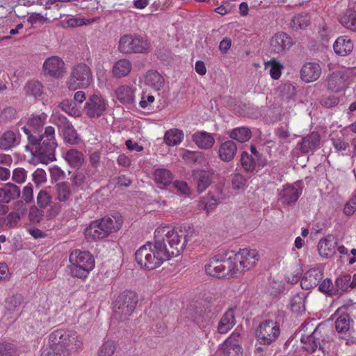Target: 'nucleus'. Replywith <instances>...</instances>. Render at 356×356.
<instances>
[{
	"label": "nucleus",
	"mask_w": 356,
	"mask_h": 356,
	"mask_svg": "<svg viewBox=\"0 0 356 356\" xmlns=\"http://www.w3.org/2000/svg\"><path fill=\"white\" fill-rule=\"evenodd\" d=\"M193 234L190 224L170 229L159 227L154 232V242H147L135 253L136 262L149 270L159 267L164 261L181 254Z\"/></svg>",
	"instance_id": "nucleus-1"
},
{
	"label": "nucleus",
	"mask_w": 356,
	"mask_h": 356,
	"mask_svg": "<svg viewBox=\"0 0 356 356\" xmlns=\"http://www.w3.org/2000/svg\"><path fill=\"white\" fill-rule=\"evenodd\" d=\"M47 120V115H40L29 118L27 124L22 128L27 136L28 145L25 149L34 156L38 157L42 162L53 161L55 159V149L57 143L55 139V129L51 126L45 128L42 135L40 130Z\"/></svg>",
	"instance_id": "nucleus-2"
},
{
	"label": "nucleus",
	"mask_w": 356,
	"mask_h": 356,
	"mask_svg": "<svg viewBox=\"0 0 356 356\" xmlns=\"http://www.w3.org/2000/svg\"><path fill=\"white\" fill-rule=\"evenodd\" d=\"M70 265L67 266L72 277L85 279L95 267V259L89 252L80 250H73L70 256Z\"/></svg>",
	"instance_id": "nucleus-3"
},
{
	"label": "nucleus",
	"mask_w": 356,
	"mask_h": 356,
	"mask_svg": "<svg viewBox=\"0 0 356 356\" xmlns=\"http://www.w3.org/2000/svg\"><path fill=\"white\" fill-rule=\"evenodd\" d=\"M74 332L57 330L49 336V348H44L41 356H69L70 341L74 339Z\"/></svg>",
	"instance_id": "nucleus-4"
},
{
	"label": "nucleus",
	"mask_w": 356,
	"mask_h": 356,
	"mask_svg": "<svg viewBox=\"0 0 356 356\" xmlns=\"http://www.w3.org/2000/svg\"><path fill=\"white\" fill-rule=\"evenodd\" d=\"M151 47L147 36L137 33L124 34L120 38L118 49L123 54H145Z\"/></svg>",
	"instance_id": "nucleus-5"
},
{
	"label": "nucleus",
	"mask_w": 356,
	"mask_h": 356,
	"mask_svg": "<svg viewBox=\"0 0 356 356\" xmlns=\"http://www.w3.org/2000/svg\"><path fill=\"white\" fill-rule=\"evenodd\" d=\"M231 258L229 252L213 256L205 265L207 274L217 278L236 276Z\"/></svg>",
	"instance_id": "nucleus-6"
},
{
	"label": "nucleus",
	"mask_w": 356,
	"mask_h": 356,
	"mask_svg": "<svg viewBox=\"0 0 356 356\" xmlns=\"http://www.w3.org/2000/svg\"><path fill=\"white\" fill-rule=\"evenodd\" d=\"M138 298L134 291H124L117 297L113 306V316L124 321L135 310Z\"/></svg>",
	"instance_id": "nucleus-7"
},
{
	"label": "nucleus",
	"mask_w": 356,
	"mask_h": 356,
	"mask_svg": "<svg viewBox=\"0 0 356 356\" xmlns=\"http://www.w3.org/2000/svg\"><path fill=\"white\" fill-rule=\"evenodd\" d=\"M232 257L234 273L236 277L243 272L250 270L259 260V254L256 250L244 248L238 252H229Z\"/></svg>",
	"instance_id": "nucleus-8"
},
{
	"label": "nucleus",
	"mask_w": 356,
	"mask_h": 356,
	"mask_svg": "<svg viewBox=\"0 0 356 356\" xmlns=\"http://www.w3.org/2000/svg\"><path fill=\"white\" fill-rule=\"evenodd\" d=\"M355 77L356 70L355 68H347L333 72L327 78V89L335 93L342 92L348 87Z\"/></svg>",
	"instance_id": "nucleus-9"
},
{
	"label": "nucleus",
	"mask_w": 356,
	"mask_h": 356,
	"mask_svg": "<svg viewBox=\"0 0 356 356\" xmlns=\"http://www.w3.org/2000/svg\"><path fill=\"white\" fill-rule=\"evenodd\" d=\"M92 81V73L89 66L84 63L76 65L72 70L67 85L70 90L87 88Z\"/></svg>",
	"instance_id": "nucleus-10"
},
{
	"label": "nucleus",
	"mask_w": 356,
	"mask_h": 356,
	"mask_svg": "<svg viewBox=\"0 0 356 356\" xmlns=\"http://www.w3.org/2000/svg\"><path fill=\"white\" fill-rule=\"evenodd\" d=\"M280 334V324L277 321L265 320L259 323L255 336L260 344L269 345L278 338Z\"/></svg>",
	"instance_id": "nucleus-11"
},
{
	"label": "nucleus",
	"mask_w": 356,
	"mask_h": 356,
	"mask_svg": "<svg viewBox=\"0 0 356 356\" xmlns=\"http://www.w3.org/2000/svg\"><path fill=\"white\" fill-rule=\"evenodd\" d=\"M107 108V102L100 94L90 95L87 99L84 111L89 118H99Z\"/></svg>",
	"instance_id": "nucleus-12"
},
{
	"label": "nucleus",
	"mask_w": 356,
	"mask_h": 356,
	"mask_svg": "<svg viewBox=\"0 0 356 356\" xmlns=\"http://www.w3.org/2000/svg\"><path fill=\"white\" fill-rule=\"evenodd\" d=\"M325 331L326 328L324 326L318 325L311 334L302 335L300 341L305 345V349L311 353H314L318 348L321 350L323 348L320 341L326 340L324 336Z\"/></svg>",
	"instance_id": "nucleus-13"
},
{
	"label": "nucleus",
	"mask_w": 356,
	"mask_h": 356,
	"mask_svg": "<svg viewBox=\"0 0 356 356\" xmlns=\"http://www.w3.org/2000/svg\"><path fill=\"white\" fill-rule=\"evenodd\" d=\"M90 224L85 229V236L92 240L100 239L106 237L111 233L116 232L120 229L121 224Z\"/></svg>",
	"instance_id": "nucleus-14"
},
{
	"label": "nucleus",
	"mask_w": 356,
	"mask_h": 356,
	"mask_svg": "<svg viewBox=\"0 0 356 356\" xmlns=\"http://www.w3.org/2000/svg\"><path fill=\"white\" fill-rule=\"evenodd\" d=\"M294 42L291 37L283 31L274 34L270 40L271 51L275 54H282L289 50Z\"/></svg>",
	"instance_id": "nucleus-15"
},
{
	"label": "nucleus",
	"mask_w": 356,
	"mask_h": 356,
	"mask_svg": "<svg viewBox=\"0 0 356 356\" xmlns=\"http://www.w3.org/2000/svg\"><path fill=\"white\" fill-rule=\"evenodd\" d=\"M321 72V67L318 62H308L300 70V79L305 83L314 82L320 77Z\"/></svg>",
	"instance_id": "nucleus-16"
},
{
	"label": "nucleus",
	"mask_w": 356,
	"mask_h": 356,
	"mask_svg": "<svg viewBox=\"0 0 356 356\" xmlns=\"http://www.w3.org/2000/svg\"><path fill=\"white\" fill-rule=\"evenodd\" d=\"M65 63L58 56H51L46 59L43 64L45 73L51 76L60 77L65 72Z\"/></svg>",
	"instance_id": "nucleus-17"
},
{
	"label": "nucleus",
	"mask_w": 356,
	"mask_h": 356,
	"mask_svg": "<svg viewBox=\"0 0 356 356\" xmlns=\"http://www.w3.org/2000/svg\"><path fill=\"white\" fill-rule=\"evenodd\" d=\"M323 277L322 270L318 268H312L307 271L301 280V287L309 290L317 286Z\"/></svg>",
	"instance_id": "nucleus-18"
},
{
	"label": "nucleus",
	"mask_w": 356,
	"mask_h": 356,
	"mask_svg": "<svg viewBox=\"0 0 356 356\" xmlns=\"http://www.w3.org/2000/svg\"><path fill=\"white\" fill-rule=\"evenodd\" d=\"M302 193V190L293 185H286L279 193V201L284 205L295 203Z\"/></svg>",
	"instance_id": "nucleus-19"
},
{
	"label": "nucleus",
	"mask_w": 356,
	"mask_h": 356,
	"mask_svg": "<svg viewBox=\"0 0 356 356\" xmlns=\"http://www.w3.org/2000/svg\"><path fill=\"white\" fill-rule=\"evenodd\" d=\"M58 120L62 123L60 128L65 142L71 145H76L79 143V138L76 129L65 116H59Z\"/></svg>",
	"instance_id": "nucleus-20"
},
{
	"label": "nucleus",
	"mask_w": 356,
	"mask_h": 356,
	"mask_svg": "<svg viewBox=\"0 0 356 356\" xmlns=\"http://www.w3.org/2000/svg\"><path fill=\"white\" fill-rule=\"evenodd\" d=\"M339 20L344 27L356 31V1L350 3L346 10L340 16Z\"/></svg>",
	"instance_id": "nucleus-21"
},
{
	"label": "nucleus",
	"mask_w": 356,
	"mask_h": 356,
	"mask_svg": "<svg viewBox=\"0 0 356 356\" xmlns=\"http://www.w3.org/2000/svg\"><path fill=\"white\" fill-rule=\"evenodd\" d=\"M237 147L232 140H227L222 143L218 148V157L224 162L232 161L236 154Z\"/></svg>",
	"instance_id": "nucleus-22"
},
{
	"label": "nucleus",
	"mask_w": 356,
	"mask_h": 356,
	"mask_svg": "<svg viewBox=\"0 0 356 356\" xmlns=\"http://www.w3.org/2000/svg\"><path fill=\"white\" fill-rule=\"evenodd\" d=\"M213 172L211 170H197L193 173L197 191L204 192L211 184Z\"/></svg>",
	"instance_id": "nucleus-23"
},
{
	"label": "nucleus",
	"mask_w": 356,
	"mask_h": 356,
	"mask_svg": "<svg viewBox=\"0 0 356 356\" xmlns=\"http://www.w3.org/2000/svg\"><path fill=\"white\" fill-rule=\"evenodd\" d=\"M321 136L318 132L313 131L302 138L300 145V151L303 153H308L319 147Z\"/></svg>",
	"instance_id": "nucleus-24"
},
{
	"label": "nucleus",
	"mask_w": 356,
	"mask_h": 356,
	"mask_svg": "<svg viewBox=\"0 0 356 356\" xmlns=\"http://www.w3.org/2000/svg\"><path fill=\"white\" fill-rule=\"evenodd\" d=\"M145 84L155 91H160L164 86V78L156 70H148L144 75Z\"/></svg>",
	"instance_id": "nucleus-25"
},
{
	"label": "nucleus",
	"mask_w": 356,
	"mask_h": 356,
	"mask_svg": "<svg viewBox=\"0 0 356 356\" xmlns=\"http://www.w3.org/2000/svg\"><path fill=\"white\" fill-rule=\"evenodd\" d=\"M136 88L127 85H122L115 90L118 100L123 104H131L134 102Z\"/></svg>",
	"instance_id": "nucleus-26"
},
{
	"label": "nucleus",
	"mask_w": 356,
	"mask_h": 356,
	"mask_svg": "<svg viewBox=\"0 0 356 356\" xmlns=\"http://www.w3.org/2000/svg\"><path fill=\"white\" fill-rule=\"evenodd\" d=\"M192 139L195 145L202 149H210L215 143V139L213 136L207 131H197L194 133Z\"/></svg>",
	"instance_id": "nucleus-27"
},
{
	"label": "nucleus",
	"mask_w": 356,
	"mask_h": 356,
	"mask_svg": "<svg viewBox=\"0 0 356 356\" xmlns=\"http://www.w3.org/2000/svg\"><path fill=\"white\" fill-rule=\"evenodd\" d=\"M350 318L348 314H343L340 315L335 321V329L339 333L343 334L341 338L348 341L349 337L352 335L350 328Z\"/></svg>",
	"instance_id": "nucleus-28"
},
{
	"label": "nucleus",
	"mask_w": 356,
	"mask_h": 356,
	"mask_svg": "<svg viewBox=\"0 0 356 356\" xmlns=\"http://www.w3.org/2000/svg\"><path fill=\"white\" fill-rule=\"evenodd\" d=\"M132 70V63L127 58H121L114 63L112 74L115 78L120 79L129 75Z\"/></svg>",
	"instance_id": "nucleus-29"
},
{
	"label": "nucleus",
	"mask_w": 356,
	"mask_h": 356,
	"mask_svg": "<svg viewBox=\"0 0 356 356\" xmlns=\"http://www.w3.org/2000/svg\"><path fill=\"white\" fill-rule=\"evenodd\" d=\"M333 48L337 55L345 56L353 51V42L347 36H340L335 40Z\"/></svg>",
	"instance_id": "nucleus-30"
},
{
	"label": "nucleus",
	"mask_w": 356,
	"mask_h": 356,
	"mask_svg": "<svg viewBox=\"0 0 356 356\" xmlns=\"http://www.w3.org/2000/svg\"><path fill=\"white\" fill-rule=\"evenodd\" d=\"M236 323L234 312L233 309H229L221 317L218 324V332L220 334H225L230 330Z\"/></svg>",
	"instance_id": "nucleus-31"
},
{
	"label": "nucleus",
	"mask_w": 356,
	"mask_h": 356,
	"mask_svg": "<svg viewBox=\"0 0 356 356\" xmlns=\"http://www.w3.org/2000/svg\"><path fill=\"white\" fill-rule=\"evenodd\" d=\"M20 195L19 188L11 183L6 184L0 188V202L8 203L12 200L17 198Z\"/></svg>",
	"instance_id": "nucleus-32"
},
{
	"label": "nucleus",
	"mask_w": 356,
	"mask_h": 356,
	"mask_svg": "<svg viewBox=\"0 0 356 356\" xmlns=\"http://www.w3.org/2000/svg\"><path fill=\"white\" fill-rule=\"evenodd\" d=\"M331 238H334L333 236H328L327 238L321 239L318 242V250L320 255L323 257L329 258L335 254V246L337 242H332Z\"/></svg>",
	"instance_id": "nucleus-33"
},
{
	"label": "nucleus",
	"mask_w": 356,
	"mask_h": 356,
	"mask_svg": "<svg viewBox=\"0 0 356 356\" xmlns=\"http://www.w3.org/2000/svg\"><path fill=\"white\" fill-rule=\"evenodd\" d=\"M90 183V173L87 170L76 171L71 177L72 186L79 190L84 189Z\"/></svg>",
	"instance_id": "nucleus-34"
},
{
	"label": "nucleus",
	"mask_w": 356,
	"mask_h": 356,
	"mask_svg": "<svg viewBox=\"0 0 356 356\" xmlns=\"http://www.w3.org/2000/svg\"><path fill=\"white\" fill-rule=\"evenodd\" d=\"M184 133L177 128H172L165 133L163 140L168 146L179 145L184 139Z\"/></svg>",
	"instance_id": "nucleus-35"
},
{
	"label": "nucleus",
	"mask_w": 356,
	"mask_h": 356,
	"mask_svg": "<svg viewBox=\"0 0 356 356\" xmlns=\"http://www.w3.org/2000/svg\"><path fill=\"white\" fill-rule=\"evenodd\" d=\"M65 159L72 168L77 169H79L84 163L83 153L76 149L67 150L65 154Z\"/></svg>",
	"instance_id": "nucleus-36"
},
{
	"label": "nucleus",
	"mask_w": 356,
	"mask_h": 356,
	"mask_svg": "<svg viewBox=\"0 0 356 356\" xmlns=\"http://www.w3.org/2000/svg\"><path fill=\"white\" fill-rule=\"evenodd\" d=\"M220 202V198L216 197L209 193L200 200L197 206L199 209L206 211L209 213L213 211Z\"/></svg>",
	"instance_id": "nucleus-37"
},
{
	"label": "nucleus",
	"mask_w": 356,
	"mask_h": 356,
	"mask_svg": "<svg viewBox=\"0 0 356 356\" xmlns=\"http://www.w3.org/2000/svg\"><path fill=\"white\" fill-rule=\"evenodd\" d=\"M259 159L254 157L252 154H250L247 152H243L241 154V164L243 170L247 172H253L257 163H259ZM261 165L264 166V163H261Z\"/></svg>",
	"instance_id": "nucleus-38"
},
{
	"label": "nucleus",
	"mask_w": 356,
	"mask_h": 356,
	"mask_svg": "<svg viewBox=\"0 0 356 356\" xmlns=\"http://www.w3.org/2000/svg\"><path fill=\"white\" fill-rule=\"evenodd\" d=\"M330 140L336 152L344 151L349 147V143L342 131L332 132L330 135Z\"/></svg>",
	"instance_id": "nucleus-39"
},
{
	"label": "nucleus",
	"mask_w": 356,
	"mask_h": 356,
	"mask_svg": "<svg viewBox=\"0 0 356 356\" xmlns=\"http://www.w3.org/2000/svg\"><path fill=\"white\" fill-rule=\"evenodd\" d=\"M229 137L241 143L248 141L252 137L251 130L245 127L233 129L229 132Z\"/></svg>",
	"instance_id": "nucleus-40"
},
{
	"label": "nucleus",
	"mask_w": 356,
	"mask_h": 356,
	"mask_svg": "<svg viewBox=\"0 0 356 356\" xmlns=\"http://www.w3.org/2000/svg\"><path fill=\"white\" fill-rule=\"evenodd\" d=\"M56 200L60 202H66L71 196L72 192L67 182L62 181L56 186Z\"/></svg>",
	"instance_id": "nucleus-41"
},
{
	"label": "nucleus",
	"mask_w": 356,
	"mask_h": 356,
	"mask_svg": "<svg viewBox=\"0 0 356 356\" xmlns=\"http://www.w3.org/2000/svg\"><path fill=\"white\" fill-rule=\"evenodd\" d=\"M154 180L157 184L164 186L169 185L173 179L172 174L167 169L158 168L154 172Z\"/></svg>",
	"instance_id": "nucleus-42"
},
{
	"label": "nucleus",
	"mask_w": 356,
	"mask_h": 356,
	"mask_svg": "<svg viewBox=\"0 0 356 356\" xmlns=\"http://www.w3.org/2000/svg\"><path fill=\"white\" fill-rule=\"evenodd\" d=\"M353 282H350V275L346 274L338 277L335 280L334 287L337 290V295H341L343 292L352 289Z\"/></svg>",
	"instance_id": "nucleus-43"
},
{
	"label": "nucleus",
	"mask_w": 356,
	"mask_h": 356,
	"mask_svg": "<svg viewBox=\"0 0 356 356\" xmlns=\"http://www.w3.org/2000/svg\"><path fill=\"white\" fill-rule=\"evenodd\" d=\"M15 132L6 131L0 138V149L6 150L17 145Z\"/></svg>",
	"instance_id": "nucleus-44"
},
{
	"label": "nucleus",
	"mask_w": 356,
	"mask_h": 356,
	"mask_svg": "<svg viewBox=\"0 0 356 356\" xmlns=\"http://www.w3.org/2000/svg\"><path fill=\"white\" fill-rule=\"evenodd\" d=\"M24 89L27 95L33 96L35 98L40 97L43 93V86L40 82L35 80L29 81Z\"/></svg>",
	"instance_id": "nucleus-45"
},
{
	"label": "nucleus",
	"mask_w": 356,
	"mask_h": 356,
	"mask_svg": "<svg viewBox=\"0 0 356 356\" xmlns=\"http://www.w3.org/2000/svg\"><path fill=\"white\" fill-rule=\"evenodd\" d=\"M265 67H270V77L274 80H277L280 78L282 74V70L284 68L282 64L277 61L275 58H272L270 60L265 63Z\"/></svg>",
	"instance_id": "nucleus-46"
},
{
	"label": "nucleus",
	"mask_w": 356,
	"mask_h": 356,
	"mask_svg": "<svg viewBox=\"0 0 356 356\" xmlns=\"http://www.w3.org/2000/svg\"><path fill=\"white\" fill-rule=\"evenodd\" d=\"M305 297L303 294H296L291 300L290 309L292 312L301 314L305 311Z\"/></svg>",
	"instance_id": "nucleus-47"
},
{
	"label": "nucleus",
	"mask_w": 356,
	"mask_h": 356,
	"mask_svg": "<svg viewBox=\"0 0 356 356\" xmlns=\"http://www.w3.org/2000/svg\"><path fill=\"white\" fill-rule=\"evenodd\" d=\"M309 17L307 15L298 14L293 18L291 26L296 31L305 29L309 26Z\"/></svg>",
	"instance_id": "nucleus-48"
},
{
	"label": "nucleus",
	"mask_w": 356,
	"mask_h": 356,
	"mask_svg": "<svg viewBox=\"0 0 356 356\" xmlns=\"http://www.w3.org/2000/svg\"><path fill=\"white\" fill-rule=\"evenodd\" d=\"M182 159L188 164L200 163L203 159L202 152L185 149Z\"/></svg>",
	"instance_id": "nucleus-49"
},
{
	"label": "nucleus",
	"mask_w": 356,
	"mask_h": 356,
	"mask_svg": "<svg viewBox=\"0 0 356 356\" xmlns=\"http://www.w3.org/2000/svg\"><path fill=\"white\" fill-rule=\"evenodd\" d=\"M318 286V291L321 293H325L329 296L337 295V290L335 289L334 284H333L331 279L326 278L320 282Z\"/></svg>",
	"instance_id": "nucleus-50"
},
{
	"label": "nucleus",
	"mask_w": 356,
	"mask_h": 356,
	"mask_svg": "<svg viewBox=\"0 0 356 356\" xmlns=\"http://www.w3.org/2000/svg\"><path fill=\"white\" fill-rule=\"evenodd\" d=\"M23 302V296L21 294H15L6 300V308L12 312L19 309Z\"/></svg>",
	"instance_id": "nucleus-51"
},
{
	"label": "nucleus",
	"mask_w": 356,
	"mask_h": 356,
	"mask_svg": "<svg viewBox=\"0 0 356 356\" xmlns=\"http://www.w3.org/2000/svg\"><path fill=\"white\" fill-rule=\"evenodd\" d=\"M117 346L113 341H107L99 348L97 356H114Z\"/></svg>",
	"instance_id": "nucleus-52"
},
{
	"label": "nucleus",
	"mask_w": 356,
	"mask_h": 356,
	"mask_svg": "<svg viewBox=\"0 0 356 356\" xmlns=\"http://www.w3.org/2000/svg\"><path fill=\"white\" fill-rule=\"evenodd\" d=\"M60 108L71 116L77 117L81 115V112L76 107L75 104L68 99L61 102L60 104Z\"/></svg>",
	"instance_id": "nucleus-53"
},
{
	"label": "nucleus",
	"mask_w": 356,
	"mask_h": 356,
	"mask_svg": "<svg viewBox=\"0 0 356 356\" xmlns=\"http://www.w3.org/2000/svg\"><path fill=\"white\" fill-rule=\"evenodd\" d=\"M222 356H243V351L240 345H222Z\"/></svg>",
	"instance_id": "nucleus-54"
},
{
	"label": "nucleus",
	"mask_w": 356,
	"mask_h": 356,
	"mask_svg": "<svg viewBox=\"0 0 356 356\" xmlns=\"http://www.w3.org/2000/svg\"><path fill=\"white\" fill-rule=\"evenodd\" d=\"M17 206L19 209L10 212L7 216L8 222H17L26 213V208L22 202H18Z\"/></svg>",
	"instance_id": "nucleus-55"
},
{
	"label": "nucleus",
	"mask_w": 356,
	"mask_h": 356,
	"mask_svg": "<svg viewBox=\"0 0 356 356\" xmlns=\"http://www.w3.org/2000/svg\"><path fill=\"white\" fill-rule=\"evenodd\" d=\"M247 179L240 173L232 176V187L234 190H244L246 187Z\"/></svg>",
	"instance_id": "nucleus-56"
},
{
	"label": "nucleus",
	"mask_w": 356,
	"mask_h": 356,
	"mask_svg": "<svg viewBox=\"0 0 356 356\" xmlns=\"http://www.w3.org/2000/svg\"><path fill=\"white\" fill-rule=\"evenodd\" d=\"M97 20V18H92L86 22L85 19L83 18H77L72 17L67 19H65L63 22L65 25H67L69 27H78L83 25L90 24L91 23L96 22Z\"/></svg>",
	"instance_id": "nucleus-57"
},
{
	"label": "nucleus",
	"mask_w": 356,
	"mask_h": 356,
	"mask_svg": "<svg viewBox=\"0 0 356 356\" xmlns=\"http://www.w3.org/2000/svg\"><path fill=\"white\" fill-rule=\"evenodd\" d=\"M193 321L204 331L211 324V317L206 313L196 315L194 316Z\"/></svg>",
	"instance_id": "nucleus-58"
},
{
	"label": "nucleus",
	"mask_w": 356,
	"mask_h": 356,
	"mask_svg": "<svg viewBox=\"0 0 356 356\" xmlns=\"http://www.w3.org/2000/svg\"><path fill=\"white\" fill-rule=\"evenodd\" d=\"M51 195L45 190H41L37 195V203L41 208L47 207L51 202Z\"/></svg>",
	"instance_id": "nucleus-59"
},
{
	"label": "nucleus",
	"mask_w": 356,
	"mask_h": 356,
	"mask_svg": "<svg viewBox=\"0 0 356 356\" xmlns=\"http://www.w3.org/2000/svg\"><path fill=\"white\" fill-rule=\"evenodd\" d=\"M122 220V215L118 211H112L110 213L102 217L100 220L92 221V222H119Z\"/></svg>",
	"instance_id": "nucleus-60"
},
{
	"label": "nucleus",
	"mask_w": 356,
	"mask_h": 356,
	"mask_svg": "<svg viewBox=\"0 0 356 356\" xmlns=\"http://www.w3.org/2000/svg\"><path fill=\"white\" fill-rule=\"evenodd\" d=\"M16 349L10 343H0V356H15Z\"/></svg>",
	"instance_id": "nucleus-61"
},
{
	"label": "nucleus",
	"mask_w": 356,
	"mask_h": 356,
	"mask_svg": "<svg viewBox=\"0 0 356 356\" xmlns=\"http://www.w3.org/2000/svg\"><path fill=\"white\" fill-rule=\"evenodd\" d=\"M339 102V99L335 95L323 96L320 101L321 104L325 108H332Z\"/></svg>",
	"instance_id": "nucleus-62"
},
{
	"label": "nucleus",
	"mask_w": 356,
	"mask_h": 356,
	"mask_svg": "<svg viewBox=\"0 0 356 356\" xmlns=\"http://www.w3.org/2000/svg\"><path fill=\"white\" fill-rule=\"evenodd\" d=\"M26 171L22 168H17L13 170L12 179L18 184H22L26 181Z\"/></svg>",
	"instance_id": "nucleus-63"
},
{
	"label": "nucleus",
	"mask_w": 356,
	"mask_h": 356,
	"mask_svg": "<svg viewBox=\"0 0 356 356\" xmlns=\"http://www.w3.org/2000/svg\"><path fill=\"white\" fill-rule=\"evenodd\" d=\"M33 181L37 185L40 186L47 181V175L44 170L38 168L33 173Z\"/></svg>",
	"instance_id": "nucleus-64"
}]
</instances>
